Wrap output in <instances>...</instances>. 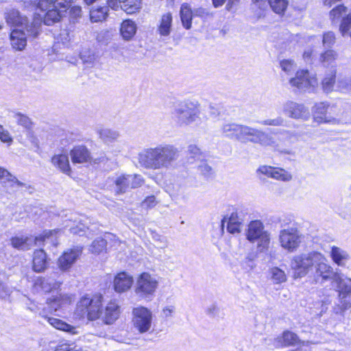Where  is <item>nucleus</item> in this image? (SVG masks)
Wrapping results in <instances>:
<instances>
[{
    "mask_svg": "<svg viewBox=\"0 0 351 351\" xmlns=\"http://www.w3.org/2000/svg\"><path fill=\"white\" fill-rule=\"evenodd\" d=\"M290 267L295 279L308 276L315 284L323 285L334 278L335 270L321 252L311 251L295 255Z\"/></svg>",
    "mask_w": 351,
    "mask_h": 351,
    "instance_id": "1",
    "label": "nucleus"
},
{
    "mask_svg": "<svg viewBox=\"0 0 351 351\" xmlns=\"http://www.w3.org/2000/svg\"><path fill=\"white\" fill-rule=\"evenodd\" d=\"M36 1L37 8L42 14H37L31 24L25 26L27 35L33 38L38 34L42 23L49 26L60 22L72 4L71 0Z\"/></svg>",
    "mask_w": 351,
    "mask_h": 351,
    "instance_id": "2",
    "label": "nucleus"
},
{
    "mask_svg": "<svg viewBox=\"0 0 351 351\" xmlns=\"http://www.w3.org/2000/svg\"><path fill=\"white\" fill-rule=\"evenodd\" d=\"M180 156L178 149L171 144L162 143L143 149L138 154L141 167L151 170L169 169Z\"/></svg>",
    "mask_w": 351,
    "mask_h": 351,
    "instance_id": "3",
    "label": "nucleus"
},
{
    "mask_svg": "<svg viewBox=\"0 0 351 351\" xmlns=\"http://www.w3.org/2000/svg\"><path fill=\"white\" fill-rule=\"evenodd\" d=\"M238 141L243 143L258 144L262 147H270L281 152L290 154L288 151L281 150L277 141L269 134L262 130L246 125H243Z\"/></svg>",
    "mask_w": 351,
    "mask_h": 351,
    "instance_id": "4",
    "label": "nucleus"
},
{
    "mask_svg": "<svg viewBox=\"0 0 351 351\" xmlns=\"http://www.w3.org/2000/svg\"><path fill=\"white\" fill-rule=\"evenodd\" d=\"M331 280L336 283L339 293L338 302L332 308L333 313L343 317L345 312L351 308V278H343L335 271Z\"/></svg>",
    "mask_w": 351,
    "mask_h": 351,
    "instance_id": "5",
    "label": "nucleus"
},
{
    "mask_svg": "<svg viewBox=\"0 0 351 351\" xmlns=\"http://www.w3.org/2000/svg\"><path fill=\"white\" fill-rule=\"evenodd\" d=\"M199 106L197 101L185 100L178 103L173 112L176 123L186 126L197 122L200 119Z\"/></svg>",
    "mask_w": 351,
    "mask_h": 351,
    "instance_id": "6",
    "label": "nucleus"
},
{
    "mask_svg": "<svg viewBox=\"0 0 351 351\" xmlns=\"http://www.w3.org/2000/svg\"><path fill=\"white\" fill-rule=\"evenodd\" d=\"M102 302L101 295H86L81 298L77 302L76 314L81 317L86 316L90 321L96 320L101 315Z\"/></svg>",
    "mask_w": 351,
    "mask_h": 351,
    "instance_id": "7",
    "label": "nucleus"
},
{
    "mask_svg": "<svg viewBox=\"0 0 351 351\" xmlns=\"http://www.w3.org/2000/svg\"><path fill=\"white\" fill-rule=\"evenodd\" d=\"M246 239L252 243H256L257 252H265L270 243V234L265 230L260 220L252 221L247 226L245 232Z\"/></svg>",
    "mask_w": 351,
    "mask_h": 351,
    "instance_id": "8",
    "label": "nucleus"
},
{
    "mask_svg": "<svg viewBox=\"0 0 351 351\" xmlns=\"http://www.w3.org/2000/svg\"><path fill=\"white\" fill-rule=\"evenodd\" d=\"M158 283L155 275L143 272L137 278L135 293L141 299L151 300L158 289Z\"/></svg>",
    "mask_w": 351,
    "mask_h": 351,
    "instance_id": "9",
    "label": "nucleus"
},
{
    "mask_svg": "<svg viewBox=\"0 0 351 351\" xmlns=\"http://www.w3.org/2000/svg\"><path fill=\"white\" fill-rule=\"evenodd\" d=\"M336 111V106H330L326 102H319L313 107L314 119L318 123H331L339 124L346 123L347 119L342 114H336L335 117L330 115Z\"/></svg>",
    "mask_w": 351,
    "mask_h": 351,
    "instance_id": "10",
    "label": "nucleus"
},
{
    "mask_svg": "<svg viewBox=\"0 0 351 351\" xmlns=\"http://www.w3.org/2000/svg\"><path fill=\"white\" fill-rule=\"evenodd\" d=\"M302 237V234L296 228L282 229L279 232L280 245L289 252H293L299 247Z\"/></svg>",
    "mask_w": 351,
    "mask_h": 351,
    "instance_id": "11",
    "label": "nucleus"
},
{
    "mask_svg": "<svg viewBox=\"0 0 351 351\" xmlns=\"http://www.w3.org/2000/svg\"><path fill=\"white\" fill-rule=\"evenodd\" d=\"M289 84L292 87L301 91H313L318 85L315 75L308 70L297 71L295 76L289 80Z\"/></svg>",
    "mask_w": 351,
    "mask_h": 351,
    "instance_id": "12",
    "label": "nucleus"
},
{
    "mask_svg": "<svg viewBox=\"0 0 351 351\" xmlns=\"http://www.w3.org/2000/svg\"><path fill=\"white\" fill-rule=\"evenodd\" d=\"M61 234L60 230H45L43 234L40 237H26L23 239V250L29 249L30 247L40 246L41 245H51L53 247L59 244L58 237Z\"/></svg>",
    "mask_w": 351,
    "mask_h": 351,
    "instance_id": "13",
    "label": "nucleus"
},
{
    "mask_svg": "<svg viewBox=\"0 0 351 351\" xmlns=\"http://www.w3.org/2000/svg\"><path fill=\"white\" fill-rule=\"evenodd\" d=\"M132 322L135 329L140 333L149 330L152 324V313L150 310L143 306L134 308L132 311Z\"/></svg>",
    "mask_w": 351,
    "mask_h": 351,
    "instance_id": "14",
    "label": "nucleus"
},
{
    "mask_svg": "<svg viewBox=\"0 0 351 351\" xmlns=\"http://www.w3.org/2000/svg\"><path fill=\"white\" fill-rule=\"evenodd\" d=\"M115 192L124 193L128 190L140 187L144 183V179L138 174H121L115 178Z\"/></svg>",
    "mask_w": 351,
    "mask_h": 351,
    "instance_id": "15",
    "label": "nucleus"
},
{
    "mask_svg": "<svg viewBox=\"0 0 351 351\" xmlns=\"http://www.w3.org/2000/svg\"><path fill=\"white\" fill-rule=\"evenodd\" d=\"M282 112L285 115L293 119L307 120L310 112L303 104L287 100L282 104Z\"/></svg>",
    "mask_w": 351,
    "mask_h": 351,
    "instance_id": "16",
    "label": "nucleus"
},
{
    "mask_svg": "<svg viewBox=\"0 0 351 351\" xmlns=\"http://www.w3.org/2000/svg\"><path fill=\"white\" fill-rule=\"evenodd\" d=\"M246 213L242 209H234L229 216H225L221 220V226L226 223L227 230L230 234L239 233L241 231Z\"/></svg>",
    "mask_w": 351,
    "mask_h": 351,
    "instance_id": "17",
    "label": "nucleus"
},
{
    "mask_svg": "<svg viewBox=\"0 0 351 351\" xmlns=\"http://www.w3.org/2000/svg\"><path fill=\"white\" fill-rule=\"evenodd\" d=\"M82 253V247L75 246L67 249L58 259V266L62 271H69L76 263Z\"/></svg>",
    "mask_w": 351,
    "mask_h": 351,
    "instance_id": "18",
    "label": "nucleus"
},
{
    "mask_svg": "<svg viewBox=\"0 0 351 351\" xmlns=\"http://www.w3.org/2000/svg\"><path fill=\"white\" fill-rule=\"evenodd\" d=\"M108 7L118 10L119 8L128 14H133L141 8V0H107Z\"/></svg>",
    "mask_w": 351,
    "mask_h": 351,
    "instance_id": "19",
    "label": "nucleus"
},
{
    "mask_svg": "<svg viewBox=\"0 0 351 351\" xmlns=\"http://www.w3.org/2000/svg\"><path fill=\"white\" fill-rule=\"evenodd\" d=\"M61 282L52 278L51 277H37L32 285L34 291L39 293H49L53 290L59 289Z\"/></svg>",
    "mask_w": 351,
    "mask_h": 351,
    "instance_id": "20",
    "label": "nucleus"
},
{
    "mask_svg": "<svg viewBox=\"0 0 351 351\" xmlns=\"http://www.w3.org/2000/svg\"><path fill=\"white\" fill-rule=\"evenodd\" d=\"M46 252L43 249L35 250L32 257V269L37 273L43 272L47 268Z\"/></svg>",
    "mask_w": 351,
    "mask_h": 351,
    "instance_id": "21",
    "label": "nucleus"
},
{
    "mask_svg": "<svg viewBox=\"0 0 351 351\" xmlns=\"http://www.w3.org/2000/svg\"><path fill=\"white\" fill-rule=\"evenodd\" d=\"M120 307L116 301L109 302L104 310L102 319L105 324H112L119 317Z\"/></svg>",
    "mask_w": 351,
    "mask_h": 351,
    "instance_id": "22",
    "label": "nucleus"
},
{
    "mask_svg": "<svg viewBox=\"0 0 351 351\" xmlns=\"http://www.w3.org/2000/svg\"><path fill=\"white\" fill-rule=\"evenodd\" d=\"M132 283V277L125 272H121L114 278V288L117 292H125L130 289Z\"/></svg>",
    "mask_w": 351,
    "mask_h": 351,
    "instance_id": "23",
    "label": "nucleus"
},
{
    "mask_svg": "<svg viewBox=\"0 0 351 351\" xmlns=\"http://www.w3.org/2000/svg\"><path fill=\"white\" fill-rule=\"evenodd\" d=\"M23 128L27 130V143H29L31 149L37 151L39 149V142L37 137L34 134L32 130L34 128V123L29 117L23 115Z\"/></svg>",
    "mask_w": 351,
    "mask_h": 351,
    "instance_id": "24",
    "label": "nucleus"
},
{
    "mask_svg": "<svg viewBox=\"0 0 351 351\" xmlns=\"http://www.w3.org/2000/svg\"><path fill=\"white\" fill-rule=\"evenodd\" d=\"M73 163H83L90 160V154L88 149L82 145L75 147L70 152Z\"/></svg>",
    "mask_w": 351,
    "mask_h": 351,
    "instance_id": "25",
    "label": "nucleus"
},
{
    "mask_svg": "<svg viewBox=\"0 0 351 351\" xmlns=\"http://www.w3.org/2000/svg\"><path fill=\"white\" fill-rule=\"evenodd\" d=\"M330 256L334 263L340 267L346 265L350 258L349 254L344 250L337 246H332Z\"/></svg>",
    "mask_w": 351,
    "mask_h": 351,
    "instance_id": "26",
    "label": "nucleus"
},
{
    "mask_svg": "<svg viewBox=\"0 0 351 351\" xmlns=\"http://www.w3.org/2000/svg\"><path fill=\"white\" fill-rule=\"evenodd\" d=\"M72 296L68 294H59L58 295H52L47 300V303L50 306L52 310L56 311L63 305L69 304L72 301Z\"/></svg>",
    "mask_w": 351,
    "mask_h": 351,
    "instance_id": "27",
    "label": "nucleus"
},
{
    "mask_svg": "<svg viewBox=\"0 0 351 351\" xmlns=\"http://www.w3.org/2000/svg\"><path fill=\"white\" fill-rule=\"evenodd\" d=\"M242 126L243 124L226 123L221 126V131L224 136L238 141Z\"/></svg>",
    "mask_w": 351,
    "mask_h": 351,
    "instance_id": "28",
    "label": "nucleus"
},
{
    "mask_svg": "<svg viewBox=\"0 0 351 351\" xmlns=\"http://www.w3.org/2000/svg\"><path fill=\"white\" fill-rule=\"evenodd\" d=\"M172 15L167 12L162 15L158 27L160 36H167L170 34L172 26Z\"/></svg>",
    "mask_w": 351,
    "mask_h": 351,
    "instance_id": "29",
    "label": "nucleus"
},
{
    "mask_svg": "<svg viewBox=\"0 0 351 351\" xmlns=\"http://www.w3.org/2000/svg\"><path fill=\"white\" fill-rule=\"evenodd\" d=\"M136 29V23L133 21L128 19L122 22L120 32L124 40H130L135 35Z\"/></svg>",
    "mask_w": 351,
    "mask_h": 351,
    "instance_id": "30",
    "label": "nucleus"
},
{
    "mask_svg": "<svg viewBox=\"0 0 351 351\" xmlns=\"http://www.w3.org/2000/svg\"><path fill=\"white\" fill-rule=\"evenodd\" d=\"M180 15L183 27L186 29H191L192 26V19L194 16L193 11L188 3L182 4Z\"/></svg>",
    "mask_w": 351,
    "mask_h": 351,
    "instance_id": "31",
    "label": "nucleus"
},
{
    "mask_svg": "<svg viewBox=\"0 0 351 351\" xmlns=\"http://www.w3.org/2000/svg\"><path fill=\"white\" fill-rule=\"evenodd\" d=\"M300 342L298 335L291 331H285L281 337L276 339L277 346H295Z\"/></svg>",
    "mask_w": 351,
    "mask_h": 351,
    "instance_id": "32",
    "label": "nucleus"
},
{
    "mask_svg": "<svg viewBox=\"0 0 351 351\" xmlns=\"http://www.w3.org/2000/svg\"><path fill=\"white\" fill-rule=\"evenodd\" d=\"M52 164L66 174L71 172L68 156L66 154H56L51 158Z\"/></svg>",
    "mask_w": 351,
    "mask_h": 351,
    "instance_id": "33",
    "label": "nucleus"
},
{
    "mask_svg": "<svg viewBox=\"0 0 351 351\" xmlns=\"http://www.w3.org/2000/svg\"><path fill=\"white\" fill-rule=\"evenodd\" d=\"M69 228V231L73 234L82 236L86 233L88 228L81 222V220L75 217L69 219V222L65 225V228Z\"/></svg>",
    "mask_w": 351,
    "mask_h": 351,
    "instance_id": "34",
    "label": "nucleus"
},
{
    "mask_svg": "<svg viewBox=\"0 0 351 351\" xmlns=\"http://www.w3.org/2000/svg\"><path fill=\"white\" fill-rule=\"evenodd\" d=\"M45 319L48 323L53 326L55 328L67 332L70 334L74 335L77 333L76 328L71 325L55 317H46Z\"/></svg>",
    "mask_w": 351,
    "mask_h": 351,
    "instance_id": "35",
    "label": "nucleus"
},
{
    "mask_svg": "<svg viewBox=\"0 0 351 351\" xmlns=\"http://www.w3.org/2000/svg\"><path fill=\"white\" fill-rule=\"evenodd\" d=\"M271 10L279 16H283L288 8L289 0H267Z\"/></svg>",
    "mask_w": 351,
    "mask_h": 351,
    "instance_id": "36",
    "label": "nucleus"
},
{
    "mask_svg": "<svg viewBox=\"0 0 351 351\" xmlns=\"http://www.w3.org/2000/svg\"><path fill=\"white\" fill-rule=\"evenodd\" d=\"M99 138L106 143H112L119 137V133L108 128H101L98 130Z\"/></svg>",
    "mask_w": 351,
    "mask_h": 351,
    "instance_id": "37",
    "label": "nucleus"
},
{
    "mask_svg": "<svg viewBox=\"0 0 351 351\" xmlns=\"http://www.w3.org/2000/svg\"><path fill=\"white\" fill-rule=\"evenodd\" d=\"M10 43L12 47L17 50H22V29L14 28L10 33Z\"/></svg>",
    "mask_w": 351,
    "mask_h": 351,
    "instance_id": "38",
    "label": "nucleus"
},
{
    "mask_svg": "<svg viewBox=\"0 0 351 351\" xmlns=\"http://www.w3.org/2000/svg\"><path fill=\"white\" fill-rule=\"evenodd\" d=\"M0 180L1 182L4 184H8L10 186H15L19 187L21 185L20 182L17 180V179L11 175L10 172L0 167Z\"/></svg>",
    "mask_w": 351,
    "mask_h": 351,
    "instance_id": "39",
    "label": "nucleus"
},
{
    "mask_svg": "<svg viewBox=\"0 0 351 351\" xmlns=\"http://www.w3.org/2000/svg\"><path fill=\"white\" fill-rule=\"evenodd\" d=\"M6 21L7 23L12 27L21 29V25L22 24V17L21 16L20 12L18 10H10L8 13Z\"/></svg>",
    "mask_w": 351,
    "mask_h": 351,
    "instance_id": "40",
    "label": "nucleus"
},
{
    "mask_svg": "<svg viewBox=\"0 0 351 351\" xmlns=\"http://www.w3.org/2000/svg\"><path fill=\"white\" fill-rule=\"evenodd\" d=\"M269 274L274 284H280L287 280V276L285 271L277 267L271 268L269 269Z\"/></svg>",
    "mask_w": 351,
    "mask_h": 351,
    "instance_id": "41",
    "label": "nucleus"
},
{
    "mask_svg": "<svg viewBox=\"0 0 351 351\" xmlns=\"http://www.w3.org/2000/svg\"><path fill=\"white\" fill-rule=\"evenodd\" d=\"M108 11V7H101L99 8L92 9L90 12L91 21L98 22L106 19Z\"/></svg>",
    "mask_w": 351,
    "mask_h": 351,
    "instance_id": "42",
    "label": "nucleus"
},
{
    "mask_svg": "<svg viewBox=\"0 0 351 351\" xmlns=\"http://www.w3.org/2000/svg\"><path fill=\"white\" fill-rule=\"evenodd\" d=\"M336 71L326 75L322 80V88L325 93H330L332 91L335 83Z\"/></svg>",
    "mask_w": 351,
    "mask_h": 351,
    "instance_id": "43",
    "label": "nucleus"
},
{
    "mask_svg": "<svg viewBox=\"0 0 351 351\" xmlns=\"http://www.w3.org/2000/svg\"><path fill=\"white\" fill-rule=\"evenodd\" d=\"M106 248V241L101 238L94 240L90 246L89 250L96 254H99L104 252Z\"/></svg>",
    "mask_w": 351,
    "mask_h": 351,
    "instance_id": "44",
    "label": "nucleus"
},
{
    "mask_svg": "<svg viewBox=\"0 0 351 351\" xmlns=\"http://www.w3.org/2000/svg\"><path fill=\"white\" fill-rule=\"evenodd\" d=\"M337 58L338 53L337 51L332 49H328L321 54L320 61L325 64L329 65L334 62Z\"/></svg>",
    "mask_w": 351,
    "mask_h": 351,
    "instance_id": "45",
    "label": "nucleus"
},
{
    "mask_svg": "<svg viewBox=\"0 0 351 351\" xmlns=\"http://www.w3.org/2000/svg\"><path fill=\"white\" fill-rule=\"evenodd\" d=\"M336 90L343 93L351 92V78L343 77L339 79L336 86Z\"/></svg>",
    "mask_w": 351,
    "mask_h": 351,
    "instance_id": "46",
    "label": "nucleus"
},
{
    "mask_svg": "<svg viewBox=\"0 0 351 351\" xmlns=\"http://www.w3.org/2000/svg\"><path fill=\"white\" fill-rule=\"evenodd\" d=\"M347 8L343 5H339L330 12V18L333 23L337 22L343 14H346Z\"/></svg>",
    "mask_w": 351,
    "mask_h": 351,
    "instance_id": "47",
    "label": "nucleus"
},
{
    "mask_svg": "<svg viewBox=\"0 0 351 351\" xmlns=\"http://www.w3.org/2000/svg\"><path fill=\"white\" fill-rule=\"evenodd\" d=\"M286 121L285 119L281 117V116H277L274 119H266L264 120H262L259 121V123L262 125L265 126H274V127H279V126H284Z\"/></svg>",
    "mask_w": 351,
    "mask_h": 351,
    "instance_id": "48",
    "label": "nucleus"
},
{
    "mask_svg": "<svg viewBox=\"0 0 351 351\" xmlns=\"http://www.w3.org/2000/svg\"><path fill=\"white\" fill-rule=\"evenodd\" d=\"M273 173H274L272 178H274L276 180L282 181H289L292 179L291 174L283 169L274 167V171H273Z\"/></svg>",
    "mask_w": 351,
    "mask_h": 351,
    "instance_id": "49",
    "label": "nucleus"
},
{
    "mask_svg": "<svg viewBox=\"0 0 351 351\" xmlns=\"http://www.w3.org/2000/svg\"><path fill=\"white\" fill-rule=\"evenodd\" d=\"M280 65L282 71L287 75H291L297 68L296 64L291 60H283L280 62Z\"/></svg>",
    "mask_w": 351,
    "mask_h": 351,
    "instance_id": "50",
    "label": "nucleus"
},
{
    "mask_svg": "<svg viewBox=\"0 0 351 351\" xmlns=\"http://www.w3.org/2000/svg\"><path fill=\"white\" fill-rule=\"evenodd\" d=\"M351 29V14L343 17L339 25V31L344 36Z\"/></svg>",
    "mask_w": 351,
    "mask_h": 351,
    "instance_id": "51",
    "label": "nucleus"
},
{
    "mask_svg": "<svg viewBox=\"0 0 351 351\" xmlns=\"http://www.w3.org/2000/svg\"><path fill=\"white\" fill-rule=\"evenodd\" d=\"M152 239L156 242V246L160 249H165L168 246V242L167 239L156 233V232H152Z\"/></svg>",
    "mask_w": 351,
    "mask_h": 351,
    "instance_id": "52",
    "label": "nucleus"
},
{
    "mask_svg": "<svg viewBox=\"0 0 351 351\" xmlns=\"http://www.w3.org/2000/svg\"><path fill=\"white\" fill-rule=\"evenodd\" d=\"M336 40L335 34L332 32H327L324 34L322 43L323 45L328 47L332 46Z\"/></svg>",
    "mask_w": 351,
    "mask_h": 351,
    "instance_id": "53",
    "label": "nucleus"
},
{
    "mask_svg": "<svg viewBox=\"0 0 351 351\" xmlns=\"http://www.w3.org/2000/svg\"><path fill=\"white\" fill-rule=\"evenodd\" d=\"M11 289L0 278V299L6 300L11 295Z\"/></svg>",
    "mask_w": 351,
    "mask_h": 351,
    "instance_id": "54",
    "label": "nucleus"
},
{
    "mask_svg": "<svg viewBox=\"0 0 351 351\" xmlns=\"http://www.w3.org/2000/svg\"><path fill=\"white\" fill-rule=\"evenodd\" d=\"M281 134L284 136V138L290 143H293L298 139V135L295 132L282 130H281Z\"/></svg>",
    "mask_w": 351,
    "mask_h": 351,
    "instance_id": "55",
    "label": "nucleus"
},
{
    "mask_svg": "<svg viewBox=\"0 0 351 351\" xmlns=\"http://www.w3.org/2000/svg\"><path fill=\"white\" fill-rule=\"evenodd\" d=\"M193 11L194 16H197L202 19H206L213 16L212 13L209 12L207 9L202 7L194 8Z\"/></svg>",
    "mask_w": 351,
    "mask_h": 351,
    "instance_id": "56",
    "label": "nucleus"
},
{
    "mask_svg": "<svg viewBox=\"0 0 351 351\" xmlns=\"http://www.w3.org/2000/svg\"><path fill=\"white\" fill-rule=\"evenodd\" d=\"M274 167L267 165H262L256 170L258 174L265 175L269 178H273Z\"/></svg>",
    "mask_w": 351,
    "mask_h": 351,
    "instance_id": "57",
    "label": "nucleus"
},
{
    "mask_svg": "<svg viewBox=\"0 0 351 351\" xmlns=\"http://www.w3.org/2000/svg\"><path fill=\"white\" fill-rule=\"evenodd\" d=\"M25 212L29 217L34 218L35 216L40 215L42 210L36 206H26Z\"/></svg>",
    "mask_w": 351,
    "mask_h": 351,
    "instance_id": "58",
    "label": "nucleus"
},
{
    "mask_svg": "<svg viewBox=\"0 0 351 351\" xmlns=\"http://www.w3.org/2000/svg\"><path fill=\"white\" fill-rule=\"evenodd\" d=\"M54 351H80L76 346L69 343L59 344Z\"/></svg>",
    "mask_w": 351,
    "mask_h": 351,
    "instance_id": "59",
    "label": "nucleus"
},
{
    "mask_svg": "<svg viewBox=\"0 0 351 351\" xmlns=\"http://www.w3.org/2000/svg\"><path fill=\"white\" fill-rule=\"evenodd\" d=\"M188 154L191 158H197L201 155V151L195 145H190L188 147Z\"/></svg>",
    "mask_w": 351,
    "mask_h": 351,
    "instance_id": "60",
    "label": "nucleus"
},
{
    "mask_svg": "<svg viewBox=\"0 0 351 351\" xmlns=\"http://www.w3.org/2000/svg\"><path fill=\"white\" fill-rule=\"evenodd\" d=\"M176 308L174 306H167L162 310V315L165 318L171 317L175 313Z\"/></svg>",
    "mask_w": 351,
    "mask_h": 351,
    "instance_id": "61",
    "label": "nucleus"
},
{
    "mask_svg": "<svg viewBox=\"0 0 351 351\" xmlns=\"http://www.w3.org/2000/svg\"><path fill=\"white\" fill-rule=\"evenodd\" d=\"M0 139L4 143L12 142V138L10 134L6 131L2 125H0Z\"/></svg>",
    "mask_w": 351,
    "mask_h": 351,
    "instance_id": "62",
    "label": "nucleus"
},
{
    "mask_svg": "<svg viewBox=\"0 0 351 351\" xmlns=\"http://www.w3.org/2000/svg\"><path fill=\"white\" fill-rule=\"evenodd\" d=\"M156 199L155 196H148L142 203L143 206L146 208H152L156 205Z\"/></svg>",
    "mask_w": 351,
    "mask_h": 351,
    "instance_id": "63",
    "label": "nucleus"
},
{
    "mask_svg": "<svg viewBox=\"0 0 351 351\" xmlns=\"http://www.w3.org/2000/svg\"><path fill=\"white\" fill-rule=\"evenodd\" d=\"M198 168L201 173L204 176H209L211 173V167L205 162H202L200 165H199Z\"/></svg>",
    "mask_w": 351,
    "mask_h": 351,
    "instance_id": "64",
    "label": "nucleus"
}]
</instances>
